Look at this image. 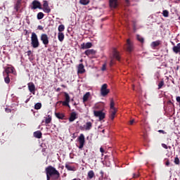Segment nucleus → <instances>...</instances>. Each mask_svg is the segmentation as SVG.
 I'll use <instances>...</instances> for the list:
<instances>
[{
  "label": "nucleus",
  "instance_id": "f257e3e1",
  "mask_svg": "<svg viewBox=\"0 0 180 180\" xmlns=\"http://www.w3.org/2000/svg\"><path fill=\"white\" fill-rule=\"evenodd\" d=\"M46 174L54 176L55 179H58L60 178V172L56 169V167L50 165L45 169Z\"/></svg>",
  "mask_w": 180,
  "mask_h": 180
},
{
  "label": "nucleus",
  "instance_id": "f03ea898",
  "mask_svg": "<svg viewBox=\"0 0 180 180\" xmlns=\"http://www.w3.org/2000/svg\"><path fill=\"white\" fill-rule=\"evenodd\" d=\"M31 44L33 49H37L40 46L39 38L35 32H32L31 35Z\"/></svg>",
  "mask_w": 180,
  "mask_h": 180
},
{
  "label": "nucleus",
  "instance_id": "7ed1b4c3",
  "mask_svg": "<svg viewBox=\"0 0 180 180\" xmlns=\"http://www.w3.org/2000/svg\"><path fill=\"white\" fill-rule=\"evenodd\" d=\"M64 97H65V101H60V103H62V105L63 106H68V108H71V106H70V102L71 101V98H70V94H68V93L67 92H64Z\"/></svg>",
  "mask_w": 180,
  "mask_h": 180
},
{
  "label": "nucleus",
  "instance_id": "20e7f679",
  "mask_svg": "<svg viewBox=\"0 0 180 180\" xmlns=\"http://www.w3.org/2000/svg\"><path fill=\"white\" fill-rule=\"evenodd\" d=\"M41 41H42V44L44 45L45 47H47L49 46V43H50V41L49 40V36L47 34H41Z\"/></svg>",
  "mask_w": 180,
  "mask_h": 180
},
{
  "label": "nucleus",
  "instance_id": "39448f33",
  "mask_svg": "<svg viewBox=\"0 0 180 180\" xmlns=\"http://www.w3.org/2000/svg\"><path fill=\"white\" fill-rule=\"evenodd\" d=\"M94 113L96 117H98L100 122L103 120V119L105 117V112H102V110H94Z\"/></svg>",
  "mask_w": 180,
  "mask_h": 180
},
{
  "label": "nucleus",
  "instance_id": "423d86ee",
  "mask_svg": "<svg viewBox=\"0 0 180 180\" xmlns=\"http://www.w3.org/2000/svg\"><path fill=\"white\" fill-rule=\"evenodd\" d=\"M78 141L79 143V148L82 150L84 146H85V136L83 134H81L78 137Z\"/></svg>",
  "mask_w": 180,
  "mask_h": 180
},
{
  "label": "nucleus",
  "instance_id": "0eeeda50",
  "mask_svg": "<svg viewBox=\"0 0 180 180\" xmlns=\"http://www.w3.org/2000/svg\"><path fill=\"white\" fill-rule=\"evenodd\" d=\"M101 92L102 96H106V95H108V94L110 92V90L108 89L107 84H104L102 85Z\"/></svg>",
  "mask_w": 180,
  "mask_h": 180
},
{
  "label": "nucleus",
  "instance_id": "6e6552de",
  "mask_svg": "<svg viewBox=\"0 0 180 180\" xmlns=\"http://www.w3.org/2000/svg\"><path fill=\"white\" fill-rule=\"evenodd\" d=\"M15 72V68L13 66L11 67H7L5 68L4 71L3 72V75L5 77V75H9L10 74H13Z\"/></svg>",
  "mask_w": 180,
  "mask_h": 180
},
{
  "label": "nucleus",
  "instance_id": "1a4fd4ad",
  "mask_svg": "<svg viewBox=\"0 0 180 180\" xmlns=\"http://www.w3.org/2000/svg\"><path fill=\"white\" fill-rule=\"evenodd\" d=\"M126 47H127L126 50L129 53H131V51H133V50L134 49V46L133 45V42L131 41L130 39H127V40Z\"/></svg>",
  "mask_w": 180,
  "mask_h": 180
},
{
  "label": "nucleus",
  "instance_id": "9d476101",
  "mask_svg": "<svg viewBox=\"0 0 180 180\" xmlns=\"http://www.w3.org/2000/svg\"><path fill=\"white\" fill-rule=\"evenodd\" d=\"M43 11L45 12V13H50L51 12V9L50 8V6H49V1H43Z\"/></svg>",
  "mask_w": 180,
  "mask_h": 180
},
{
  "label": "nucleus",
  "instance_id": "9b49d317",
  "mask_svg": "<svg viewBox=\"0 0 180 180\" xmlns=\"http://www.w3.org/2000/svg\"><path fill=\"white\" fill-rule=\"evenodd\" d=\"M28 86V89L30 91V92H31V94H32L33 95H35L36 94V86H34V82H30L27 84Z\"/></svg>",
  "mask_w": 180,
  "mask_h": 180
},
{
  "label": "nucleus",
  "instance_id": "f8f14e48",
  "mask_svg": "<svg viewBox=\"0 0 180 180\" xmlns=\"http://www.w3.org/2000/svg\"><path fill=\"white\" fill-rule=\"evenodd\" d=\"M32 5V9H41V4L37 0H34Z\"/></svg>",
  "mask_w": 180,
  "mask_h": 180
},
{
  "label": "nucleus",
  "instance_id": "ddd939ff",
  "mask_svg": "<svg viewBox=\"0 0 180 180\" xmlns=\"http://www.w3.org/2000/svg\"><path fill=\"white\" fill-rule=\"evenodd\" d=\"M109 5L110 8H116L119 6V0H109Z\"/></svg>",
  "mask_w": 180,
  "mask_h": 180
},
{
  "label": "nucleus",
  "instance_id": "4468645a",
  "mask_svg": "<svg viewBox=\"0 0 180 180\" xmlns=\"http://www.w3.org/2000/svg\"><path fill=\"white\" fill-rule=\"evenodd\" d=\"M91 47H92V44L91 42H86V44L83 43L81 44L82 50H86L91 49Z\"/></svg>",
  "mask_w": 180,
  "mask_h": 180
},
{
  "label": "nucleus",
  "instance_id": "2eb2a0df",
  "mask_svg": "<svg viewBox=\"0 0 180 180\" xmlns=\"http://www.w3.org/2000/svg\"><path fill=\"white\" fill-rule=\"evenodd\" d=\"M112 56L114 58L117 60V61H120V53H119V51H117L116 49H113Z\"/></svg>",
  "mask_w": 180,
  "mask_h": 180
},
{
  "label": "nucleus",
  "instance_id": "dca6fc26",
  "mask_svg": "<svg viewBox=\"0 0 180 180\" xmlns=\"http://www.w3.org/2000/svg\"><path fill=\"white\" fill-rule=\"evenodd\" d=\"M84 54L88 56H95L96 54V51H95L94 49H87L84 51Z\"/></svg>",
  "mask_w": 180,
  "mask_h": 180
},
{
  "label": "nucleus",
  "instance_id": "f3484780",
  "mask_svg": "<svg viewBox=\"0 0 180 180\" xmlns=\"http://www.w3.org/2000/svg\"><path fill=\"white\" fill-rule=\"evenodd\" d=\"M110 115L109 117L111 120H114L115 116H116V113H117V110H110Z\"/></svg>",
  "mask_w": 180,
  "mask_h": 180
},
{
  "label": "nucleus",
  "instance_id": "a211bd4d",
  "mask_svg": "<svg viewBox=\"0 0 180 180\" xmlns=\"http://www.w3.org/2000/svg\"><path fill=\"white\" fill-rule=\"evenodd\" d=\"M70 164H71V162L65 163V167L66 169H68V171H75L76 169H75V166H71V165H70Z\"/></svg>",
  "mask_w": 180,
  "mask_h": 180
},
{
  "label": "nucleus",
  "instance_id": "6ab92c4d",
  "mask_svg": "<svg viewBox=\"0 0 180 180\" xmlns=\"http://www.w3.org/2000/svg\"><path fill=\"white\" fill-rule=\"evenodd\" d=\"M33 136L35 139H41L43 134L41 133V131H36L34 132Z\"/></svg>",
  "mask_w": 180,
  "mask_h": 180
},
{
  "label": "nucleus",
  "instance_id": "aec40b11",
  "mask_svg": "<svg viewBox=\"0 0 180 180\" xmlns=\"http://www.w3.org/2000/svg\"><path fill=\"white\" fill-rule=\"evenodd\" d=\"M22 4V1L21 0H18L15 4L14 6V9H15L16 12H18L19 11V9H20V5Z\"/></svg>",
  "mask_w": 180,
  "mask_h": 180
},
{
  "label": "nucleus",
  "instance_id": "412c9836",
  "mask_svg": "<svg viewBox=\"0 0 180 180\" xmlns=\"http://www.w3.org/2000/svg\"><path fill=\"white\" fill-rule=\"evenodd\" d=\"M77 119V112H72L69 117V122H74Z\"/></svg>",
  "mask_w": 180,
  "mask_h": 180
},
{
  "label": "nucleus",
  "instance_id": "4be33fe9",
  "mask_svg": "<svg viewBox=\"0 0 180 180\" xmlns=\"http://www.w3.org/2000/svg\"><path fill=\"white\" fill-rule=\"evenodd\" d=\"M85 72V69L84 68V64L80 63L78 67V73L84 74Z\"/></svg>",
  "mask_w": 180,
  "mask_h": 180
},
{
  "label": "nucleus",
  "instance_id": "5701e85b",
  "mask_svg": "<svg viewBox=\"0 0 180 180\" xmlns=\"http://www.w3.org/2000/svg\"><path fill=\"white\" fill-rule=\"evenodd\" d=\"M174 53L176 54H178V53H180V43L177 44L176 46H174L172 49Z\"/></svg>",
  "mask_w": 180,
  "mask_h": 180
},
{
  "label": "nucleus",
  "instance_id": "b1692460",
  "mask_svg": "<svg viewBox=\"0 0 180 180\" xmlns=\"http://www.w3.org/2000/svg\"><path fill=\"white\" fill-rule=\"evenodd\" d=\"M160 44H161V41H160V40L153 41L151 43V47H153V49H155V47H158V46H160Z\"/></svg>",
  "mask_w": 180,
  "mask_h": 180
},
{
  "label": "nucleus",
  "instance_id": "393cba45",
  "mask_svg": "<svg viewBox=\"0 0 180 180\" xmlns=\"http://www.w3.org/2000/svg\"><path fill=\"white\" fill-rule=\"evenodd\" d=\"M95 176V172H94V170H90L87 173V178L89 179H92V178H94Z\"/></svg>",
  "mask_w": 180,
  "mask_h": 180
},
{
  "label": "nucleus",
  "instance_id": "a878e982",
  "mask_svg": "<svg viewBox=\"0 0 180 180\" xmlns=\"http://www.w3.org/2000/svg\"><path fill=\"white\" fill-rule=\"evenodd\" d=\"M55 116H56L58 119H60L61 120H63L65 117V115H64V114L61 112H55Z\"/></svg>",
  "mask_w": 180,
  "mask_h": 180
},
{
  "label": "nucleus",
  "instance_id": "bb28decb",
  "mask_svg": "<svg viewBox=\"0 0 180 180\" xmlns=\"http://www.w3.org/2000/svg\"><path fill=\"white\" fill-rule=\"evenodd\" d=\"M89 96H91V93L86 92L83 96V102H87L88 99H89Z\"/></svg>",
  "mask_w": 180,
  "mask_h": 180
},
{
  "label": "nucleus",
  "instance_id": "cd10ccee",
  "mask_svg": "<svg viewBox=\"0 0 180 180\" xmlns=\"http://www.w3.org/2000/svg\"><path fill=\"white\" fill-rule=\"evenodd\" d=\"M65 35L63 32H58V39L59 41H64Z\"/></svg>",
  "mask_w": 180,
  "mask_h": 180
},
{
  "label": "nucleus",
  "instance_id": "c85d7f7f",
  "mask_svg": "<svg viewBox=\"0 0 180 180\" xmlns=\"http://www.w3.org/2000/svg\"><path fill=\"white\" fill-rule=\"evenodd\" d=\"M84 127H85V130H91L92 129V122H87Z\"/></svg>",
  "mask_w": 180,
  "mask_h": 180
},
{
  "label": "nucleus",
  "instance_id": "c756f323",
  "mask_svg": "<svg viewBox=\"0 0 180 180\" xmlns=\"http://www.w3.org/2000/svg\"><path fill=\"white\" fill-rule=\"evenodd\" d=\"M110 110H117L116 108H115V101H113V98L110 100Z\"/></svg>",
  "mask_w": 180,
  "mask_h": 180
},
{
  "label": "nucleus",
  "instance_id": "7c9ffc66",
  "mask_svg": "<svg viewBox=\"0 0 180 180\" xmlns=\"http://www.w3.org/2000/svg\"><path fill=\"white\" fill-rule=\"evenodd\" d=\"M58 30L59 33H61L62 32H64V30H65V27L64 26V25H60L58 27Z\"/></svg>",
  "mask_w": 180,
  "mask_h": 180
},
{
  "label": "nucleus",
  "instance_id": "2f4dec72",
  "mask_svg": "<svg viewBox=\"0 0 180 180\" xmlns=\"http://www.w3.org/2000/svg\"><path fill=\"white\" fill-rule=\"evenodd\" d=\"M37 18L38 20H41V19H43L44 18V13L39 12L37 13Z\"/></svg>",
  "mask_w": 180,
  "mask_h": 180
},
{
  "label": "nucleus",
  "instance_id": "473e14b6",
  "mask_svg": "<svg viewBox=\"0 0 180 180\" xmlns=\"http://www.w3.org/2000/svg\"><path fill=\"white\" fill-rule=\"evenodd\" d=\"M4 82H5L6 84H10L11 78L9 77L8 75H5Z\"/></svg>",
  "mask_w": 180,
  "mask_h": 180
},
{
  "label": "nucleus",
  "instance_id": "72a5a7b5",
  "mask_svg": "<svg viewBox=\"0 0 180 180\" xmlns=\"http://www.w3.org/2000/svg\"><path fill=\"white\" fill-rule=\"evenodd\" d=\"M45 123H46V124H49L51 123V116L48 115V117L45 118Z\"/></svg>",
  "mask_w": 180,
  "mask_h": 180
},
{
  "label": "nucleus",
  "instance_id": "f704fd0d",
  "mask_svg": "<svg viewBox=\"0 0 180 180\" xmlns=\"http://www.w3.org/2000/svg\"><path fill=\"white\" fill-rule=\"evenodd\" d=\"M136 39L138 41H140V43H144V38L140 35H136Z\"/></svg>",
  "mask_w": 180,
  "mask_h": 180
},
{
  "label": "nucleus",
  "instance_id": "c9c22d12",
  "mask_svg": "<svg viewBox=\"0 0 180 180\" xmlns=\"http://www.w3.org/2000/svg\"><path fill=\"white\" fill-rule=\"evenodd\" d=\"M89 2V0H79V4H81V5H88Z\"/></svg>",
  "mask_w": 180,
  "mask_h": 180
},
{
  "label": "nucleus",
  "instance_id": "e433bc0d",
  "mask_svg": "<svg viewBox=\"0 0 180 180\" xmlns=\"http://www.w3.org/2000/svg\"><path fill=\"white\" fill-rule=\"evenodd\" d=\"M34 109H36V110H39V109H41V103H37L34 105Z\"/></svg>",
  "mask_w": 180,
  "mask_h": 180
},
{
  "label": "nucleus",
  "instance_id": "4c0bfd02",
  "mask_svg": "<svg viewBox=\"0 0 180 180\" xmlns=\"http://www.w3.org/2000/svg\"><path fill=\"white\" fill-rule=\"evenodd\" d=\"M162 15L165 18H168V16H169V12L168 11V10H165L162 12Z\"/></svg>",
  "mask_w": 180,
  "mask_h": 180
},
{
  "label": "nucleus",
  "instance_id": "58836bf2",
  "mask_svg": "<svg viewBox=\"0 0 180 180\" xmlns=\"http://www.w3.org/2000/svg\"><path fill=\"white\" fill-rule=\"evenodd\" d=\"M167 106H169V108H174V103H172V101H171V100H169L167 102Z\"/></svg>",
  "mask_w": 180,
  "mask_h": 180
},
{
  "label": "nucleus",
  "instance_id": "ea45409f",
  "mask_svg": "<svg viewBox=\"0 0 180 180\" xmlns=\"http://www.w3.org/2000/svg\"><path fill=\"white\" fill-rule=\"evenodd\" d=\"M165 84L164 83V80H162L159 82L158 84V89H161V88H162V86Z\"/></svg>",
  "mask_w": 180,
  "mask_h": 180
},
{
  "label": "nucleus",
  "instance_id": "a19ab883",
  "mask_svg": "<svg viewBox=\"0 0 180 180\" xmlns=\"http://www.w3.org/2000/svg\"><path fill=\"white\" fill-rule=\"evenodd\" d=\"M174 164H176V165H179V158H178V157L174 158Z\"/></svg>",
  "mask_w": 180,
  "mask_h": 180
},
{
  "label": "nucleus",
  "instance_id": "79ce46f5",
  "mask_svg": "<svg viewBox=\"0 0 180 180\" xmlns=\"http://www.w3.org/2000/svg\"><path fill=\"white\" fill-rule=\"evenodd\" d=\"M139 176H140V174L139 173L133 174V178H139Z\"/></svg>",
  "mask_w": 180,
  "mask_h": 180
},
{
  "label": "nucleus",
  "instance_id": "37998d69",
  "mask_svg": "<svg viewBox=\"0 0 180 180\" xmlns=\"http://www.w3.org/2000/svg\"><path fill=\"white\" fill-rule=\"evenodd\" d=\"M5 111L6 112V113H11V112H12V110H11V108H6Z\"/></svg>",
  "mask_w": 180,
  "mask_h": 180
},
{
  "label": "nucleus",
  "instance_id": "c03bdc74",
  "mask_svg": "<svg viewBox=\"0 0 180 180\" xmlns=\"http://www.w3.org/2000/svg\"><path fill=\"white\" fill-rule=\"evenodd\" d=\"M101 70L106 71V64L103 65V66L101 68Z\"/></svg>",
  "mask_w": 180,
  "mask_h": 180
},
{
  "label": "nucleus",
  "instance_id": "a18cd8bd",
  "mask_svg": "<svg viewBox=\"0 0 180 180\" xmlns=\"http://www.w3.org/2000/svg\"><path fill=\"white\" fill-rule=\"evenodd\" d=\"M162 147H163V148H165V150H168V146L165 143H162Z\"/></svg>",
  "mask_w": 180,
  "mask_h": 180
},
{
  "label": "nucleus",
  "instance_id": "49530a36",
  "mask_svg": "<svg viewBox=\"0 0 180 180\" xmlns=\"http://www.w3.org/2000/svg\"><path fill=\"white\" fill-rule=\"evenodd\" d=\"M135 120H134V119H133V120H131L130 121H129V124L131 126V125H133V124H134L135 123Z\"/></svg>",
  "mask_w": 180,
  "mask_h": 180
},
{
  "label": "nucleus",
  "instance_id": "de8ad7c7",
  "mask_svg": "<svg viewBox=\"0 0 180 180\" xmlns=\"http://www.w3.org/2000/svg\"><path fill=\"white\" fill-rule=\"evenodd\" d=\"M158 133H162V134H167V132H165V131L160 129L158 131Z\"/></svg>",
  "mask_w": 180,
  "mask_h": 180
},
{
  "label": "nucleus",
  "instance_id": "09e8293b",
  "mask_svg": "<svg viewBox=\"0 0 180 180\" xmlns=\"http://www.w3.org/2000/svg\"><path fill=\"white\" fill-rule=\"evenodd\" d=\"M100 151L102 153V155H103V153H105V150L103 149V148L101 147L100 148Z\"/></svg>",
  "mask_w": 180,
  "mask_h": 180
},
{
  "label": "nucleus",
  "instance_id": "8fccbe9b",
  "mask_svg": "<svg viewBox=\"0 0 180 180\" xmlns=\"http://www.w3.org/2000/svg\"><path fill=\"white\" fill-rule=\"evenodd\" d=\"M51 176H53L49 175L48 174H46V180H50Z\"/></svg>",
  "mask_w": 180,
  "mask_h": 180
},
{
  "label": "nucleus",
  "instance_id": "3c124183",
  "mask_svg": "<svg viewBox=\"0 0 180 180\" xmlns=\"http://www.w3.org/2000/svg\"><path fill=\"white\" fill-rule=\"evenodd\" d=\"M113 64H115V61L113 60V59H111L110 65L112 66V65H113Z\"/></svg>",
  "mask_w": 180,
  "mask_h": 180
},
{
  "label": "nucleus",
  "instance_id": "603ef678",
  "mask_svg": "<svg viewBox=\"0 0 180 180\" xmlns=\"http://www.w3.org/2000/svg\"><path fill=\"white\" fill-rule=\"evenodd\" d=\"M38 30H43V26L39 25V26H38Z\"/></svg>",
  "mask_w": 180,
  "mask_h": 180
},
{
  "label": "nucleus",
  "instance_id": "864d4df0",
  "mask_svg": "<svg viewBox=\"0 0 180 180\" xmlns=\"http://www.w3.org/2000/svg\"><path fill=\"white\" fill-rule=\"evenodd\" d=\"M27 56H32V51H27Z\"/></svg>",
  "mask_w": 180,
  "mask_h": 180
},
{
  "label": "nucleus",
  "instance_id": "5fc2aeb1",
  "mask_svg": "<svg viewBox=\"0 0 180 180\" xmlns=\"http://www.w3.org/2000/svg\"><path fill=\"white\" fill-rule=\"evenodd\" d=\"M60 91H61V88L58 87L56 89V92H60Z\"/></svg>",
  "mask_w": 180,
  "mask_h": 180
},
{
  "label": "nucleus",
  "instance_id": "6e6d98bb",
  "mask_svg": "<svg viewBox=\"0 0 180 180\" xmlns=\"http://www.w3.org/2000/svg\"><path fill=\"white\" fill-rule=\"evenodd\" d=\"M165 165H167V167H168V165H169V160H167L166 162Z\"/></svg>",
  "mask_w": 180,
  "mask_h": 180
},
{
  "label": "nucleus",
  "instance_id": "4d7b16f0",
  "mask_svg": "<svg viewBox=\"0 0 180 180\" xmlns=\"http://www.w3.org/2000/svg\"><path fill=\"white\" fill-rule=\"evenodd\" d=\"M100 174H101V176H103V171H101Z\"/></svg>",
  "mask_w": 180,
  "mask_h": 180
},
{
  "label": "nucleus",
  "instance_id": "13d9d810",
  "mask_svg": "<svg viewBox=\"0 0 180 180\" xmlns=\"http://www.w3.org/2000/svg\"><path fill=\"white\" fill-rule=\"evenodd\" d=\"M29 101H30V98L25 101V103H27V102H29Z\"/></svg>",
  "mask_w": 180,
  "mask_h": 180
},
{
  "label": "nucleus",
  "instance_id": "bf43d9fd",
  "mask_svg": "<svg viewBox=\"0 0 180 180\" xmlns=\"http://www.w3.org/2000/svg\"><path fill=\"white\" fill-rule=\"evenodd\" d=\"M126 4H129V0H125Z\"/></svg>",
  "mask_w": 180,
  "mask_h": 180
},
{
  "label": "nucleus",
  "instance_id": "052dcab7",
  "mask_svg": "<svg viewBox=\"0 0 180 180\" xmlns=\"http://www.w3.org/2000/svg\"><path fill=\"white\" fill-rule=\"evenodd\" d=\"M61 86H63V88H65V85L62 84Z\"/></svg>",
  "mask_w": 180,
  "mask_h": 180
},
{
  "label": "nucleus",
  "instance_id": "680f3d73",
  "mask_svg": "<svg viewBox=\"0 0 180 180\" xmlns=\"http://www.w3.org/2000/svg\"><path fill=\"white\" fill-rule=\"evenodd\" d=\"M167 148H169V150H171L172 147L171 146H167Z\"/></svg>",
  "mask_w": 180,
  "mask_h": 180
},
{
  "label": "nucleus",
  "instance_id": "e2e57ef3",
  "mask_svg": "<svg viewBox=\"0 0 180 180\" xmlns=\"http://www.w3.org/2000/svg\"><path fill=\"white\" fill-rule=\"evenodd\" d=\"M74 106H77V103H74Z\"/></svg>",
  "mask_w": 180,
  "mask_h": 180
},
{
  "label": "nucleus",
  "instance_id": "0e129e2a",
  "mask_svg": "<svg viewBox=\"0 0 180 180\" xmlns=\"http://www.w3.org/2000/svg\"><path fill=\"white\" fill-rule=\"evenodd\" d=\"M102 133H105V129H103V130H102Z\"/></svg>",
  "mask_w": 180,
  "mask_h": 180
},
{
  "label": "nucleus",
  "instance_id": "69168bd1",
  "mask_svg": "<svg viewBox=\"0 0 180 180\" xmlns=\"http://www.w3.org/2000/svg\"><path fill=\"white\" fill-rule=\"evenodd\" d=\"M82 129H84V127H80V129H81V130H82Z\"/></svg>",
  "mask_w": 180,
  "mask_h": 180
}]
</instances>
